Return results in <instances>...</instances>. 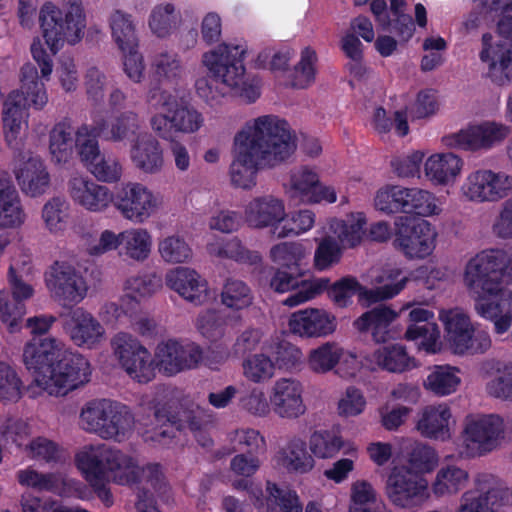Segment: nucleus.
Instances as JSON below:
<instances>
[{"label": "nucleus", "mask_w": 512, "mask_h": 512, "mask_svg": "<svg viewBox=\"0 0 512 512\" xmlns=\"http://www.w3.org/2000/svg\"><path fill=\"white\" fill-rule=\"evenodd\" d=\"M114 356L123 369L138 382H148L153 377V360L150 352L131 334L119 332L111 339Z\"/></svg>", "instance_id": "obj_17"}, {"label": "nucleus", "mask_w": 512, "mask_h": 512, "mask_svg": "<svg viewBox=\"0 0 512 512\" xmlns=\"http://www.w3.org/2000/svg\"><path fill=\"white\" fill-rule=\"evenodd\" d=\"M397 313L390 307L380 304L358 317L353 325L360 333L371 332L377 343H384L392 338L391 323L396 319Z\"/></svg>", "instance_id": "obj_34"}, {"label": "nucleus", "mask_w": 512, "mask_h": 512, "mask_svg": "<svg viewBox=\"0 0 512 512\" xmlns=\"http://www.w3.org/2000/svg\"><path fill=\"white\" fill-rule=\"evenodd\" d=\"M97 137L100 136L93 131V124L90 127L82 125L75 132V146L78 149L81 161L85 163L86 167L96 159V156L102 154Z\"/></svg>", "instance_id": "obj_63"}, {"label": "nucleus", "mask_w": 512, "mask_h": 512, "mask_svg": "<svg viewBox=\"0 0 512 512\" xmlns=\"http://www.w3.org/2000/svg\"><path fill=\"white\" fill-rule=\"evenodd\" d=\"M130 159L135 168L146 174L158 173L164 165L160 143L149 133L138 134L132 141Z\"/></svg>", "instance_id": "obj_28"}, {"label": "nucleus", "mask_w": 512, "mask_h": 512, "mask_svg": "<svg viewBox=\"0 0 512 512\" xmlns=\"http://www.w3.org/2000/svg\"><path fill=\"white\" fill-rule=\"evenodd\" d=\"M166 285L184 299L201 304L206 298V281L189 267H177L167 272Z\"/></svg>", "instance_id": "obj_29"}, {"label": "nucleus", "mask_w": 512, "mask_h": 512, "mask_svg": "<svg viewBox=\"0 0 512 512\" xmlns=\"http://www.w3.org/2000/svg\"><path fill=\"white\" fill-rule=\"evenodd\" d=\"M71 321L70 338L77 346L92 349L103 339L105 330L91 313L78 308L73 311Z\"/></svg>", "instance_id": "obj_36"}, {"label": "nucleus", "mask_w": 512, "mask_h": 512, "mask_svg": "<svg viewBox=\"0 0 512 512\" xmlns=\"http://www.w3.org/2000/svg\"><path fill=\"white\" fill-rule=\"evenodd\" d=\"M402 195L401 213L426 217L441 212L436 197L427 190L403 187Z\"/></svg>", "instance_id": "obj_43"}, {"label": "nucleus", "mask_w": 512, "mask_h": 512, "mask_svg": "<svg viewBox=\"0 0 512 512\" xmlns=\"http://www.w3.org/2000/svg\"><path fill=\"white\" fill-rule=\"evenodd\" d=\"M73 128L66 122L57 123L50 131L49 150L57 163H66L70 158L75 140Z\"/></svg>", "instance_id": "obj_50"}, {"label": "nucleus", "mask_w": 512, "mask_h": 512, "mask_svg": "<svg viewBox=\"0 0 512 512\" xmlns=\"http://www.w3.org/2000/svg\"><path fill=\"white\" fill-rule=\"evenodd\" d=\"M296 149L297 138L285 120L272 114L249 120L234 137L232 185L246 190L253 188L259 169L286 163Z\"/></svg>", "instance_id": "obj_1"}, {"label": "nucleus", "mask_w": 512, "mask_h": 512, "mask_svg": "<svg viewBox=\"0 0 512 512\" xmlns=\"http://www.w3.org/2000/svg\"><path fill=\"white\" fill-rule=\"evenodd\" d=\"M504 438L503 420L495 414H470L463 422L461 456L475 458L499 447Z\"/></svg>", "instance_id": "obj_10"}, {"label": "nucleus", "mask_w": 512, "mask_h": 512, "mask_svg": "<svg viewBox=\"0 0 512 512\" xmlns=\"http://www.w3.org/2000/svg\"><path fill=\"white\" fill-rule=\"evenodd\" d=\"M319 178L316 172L303 167L291 174L289 195L301 202H309Z\"/></svg>", "instance_id": "obj_58"}, {"label": "nucleus", "mask_w": 512, "mask_h": 512, "mask_svg": "<svg viewBox=\"0 0 512 512\" xmlns=\"http://www.w3.org/2000/svg\"><path fill=\"white\" fill-rule=\"evenodd\" d=\"M384 494L400 508H413L430 497L427 480L404 466L391 469L385 480Z\"/></svg>", "instance_id": "obj_13"}, {"label": "nucleus", "mask_w": 512, "mask_h": 512, "mask_svg": "<svg viewBox=\"0 0 512 512\" xmlns=\"http://www.w3.org/2000/svg\"><path fill=\"white\" fill-rule=\"evenodd\" d=\"M48 101L44 84L38 80V71L32 63L21 68V90L12 91L3 105L5 141L14 150L21 148L20 133L25 124L26 106L42 109Z\"/></svg>", "instance_id": "obj_5"}, {"label": "nucleus", "mask_w": 512, "mask_h": 512, "mask_svg": "<svg viewBox=\"0 0 512 512\" xmlns=\"http://www.w3.org/2000/svg\"><path fill=\"white\" fill-rule=\"evenodd\" d=\"M463 161L453 153L431 155L424 164L426 177L437 185H446L460 174Z\"/></svg>", "instance_id": "obj_38"}, {"label": "nucleus", "mask_w": 512, "mask_h": 512, "mask_svg": "<svg viewBox=\"0 0 512 512\" xmlns=\"http://www.w3.org/2000/svg\"><path fill=\"white\" fill-rule=\"evenodd\" d=\"M45 284L51 297L63 306L80 303L89 289L81 269L67 261H55L48 268Z\"/></svg>", "instance_id": "obj_12"}, {"label": "nucleus", "mask_w": 512, "mask_h": 512, "mask_svg": "<svg viewBox=\"0 0 512 512\" xmlns=\"http://www.w3.org/2000/svg\"><path fill=\"white\" fill-rule=\"evenodd\" d=\"M468 481L467 470L456 465H446L437 471L431 490L438 498L452 496L464 489Z\"/></svg>", "instance_id": "obj_42"}, {"label": "nucleus", "mask_w": 512, "mask_h": 512, "mask_svg": "<svg viewBox=\"0 0 512 512\" xmlns=\"http://www.w3.org/2000/svg\"><path fill=\"white\" fill-rule=\"evenodd\" d=\"M407 340L419 341V345L428 352L438 348L440 331L436 323L410 324L405 332Z\"/></svg>", "instance_id": "obj_64"}, {"label": "nucleus", "mask_w": 512, "mask_h": 512, "mask_svg": "<svg viewBox=\"0 0 512 512\" xmlns=\"http://www.w3.org/2000/svg\"><path fill=\"white\" fill-rule=\"evenodd\" d=\"M371 361L378 368L390 373H403L416 366L415 359L408 355L400 344L383 346L373 352Z\"/></svg>", "instance_id": "obj_40"}, {"label": "nucleus", "mask_w": 512, "mask_h": 512, "mask_svg": "<svg viewBox=\"0 0 512 512\" xmlns=\"http://www.w3.org/2000/svg\"><path fill=\"white\" fill-rule=\"evenodd\" d=\"M26 219L19 194L7 175H0V228L20 227Z\"/></svg>", "instance_id": "obj_35"}, {"label": "nucleus", "mask_w": 512, "mask_h": 512, "mask_svg": "<svg viewBox=\"0 0 512 512\" xmlns=\"http://www.w3.org/2000/svg\"><path fill=\"white\" fill-rule=\"evenodd\" d=\"M243 54L244 50L239 46L224 43L205 52L201 62L216 80L251 103L258 99L260 91L257 85L248 83L245 78Z\"/></svg>", "instance_id": "obj_8"}, {"label": "nucleus", "mask_w": 512, "mask_h": 512, "mask_svg": "<svg viewBox=\"0 0 512 512\" xmlns=\"http://www.w3.org/2000/svg\"><path fill=\"white\" fill-rule=\"evenodd\" d=\"M363 224L364 222L360 219L357 221L332 219L326 234L316 239L315 268L319 271L331 268L340 262L344 249L359 245L363 236Z\"/></svg>", "instance_id": "obj_9"}, {"label": "nucleus", "mask_w": 512, "mask_h": 512, "mask_svg": "<svg viewBox=\"0 0 512 512\" xmlns=\"http://www.w3.org/2000/svg\"><path fill=\"white\" fill-rule=\"evenodd\" d=\"M461 192L471 202H497L512 193V176L503 171L479 169L467 176Z\"/></svg>", "instance_id": "obj_16"}, {"label": "nucleus", "mask_w": 512, "mask_h": 512, "mask_svg": "<svg viewBox=\"0 0 512 512\" xmlns=\"http://www.w3.org/2000/svg\"><path fill=\"white\" fill-rule=\"evenodd\" d=\"M17 480L22 486L39 492L59 493L65 480L60 473H40L27 468L17 472Z\"/></svg>", "instance_id": "obj_48"}, {"label": "nucleus", "mask_w": 512, "mask_h": 512, "mask_svg": "<svg viewBox=\"0 0 512 512\" xmlns=\"http://www.w3.org/2000/svg\"><path fill=\"white\" fill-rule=\"evenodd\" d=\"M304 248L300 243L282 242L274 245L270 250L272 261L278 268L286 270H298L301 260L304 258Z\"/></svg>", "instance_id": "obj_56"}, {"label": "nucleus", "mask_w": 512, "mask_h": 512, "mask_svg": "<svg viewBox=\"0 0 512 512\" xmlns=\"http://www.w3.org/2000/svg\"><path fill=\"white\" fill-rule=\"evenodd\" d=\"M508 497V488L492 487L486 493L469 490L463 493L457 512H497Z\"/></svg>", "instance_id": "obj_39"}, {"label": "nucleus", "mask_w": 512, "mask_h": 512, "mask_svg": "<svg viewBox=\"0 0 512 512\" xmlns=\"http://www.w3.org/2000/svg\"><path fill=\"white\" fill-rule=\"evenodd\" d=\"M89 172L100 182L117 183L123 175V164L113 154H101L87 166Z\"/></svg>", "instance_id": "obj_52"}, {"label": "nucleus", "mask_w": 512, "mask_h": 512, "mask_svg": "<svg viewBox=\"0 0 512 512\" xmlns=\"http://www.w3.org/2000/svg\"><path fill=\"white\" fill-rule=\"evenodd\" d=\"M244 377L253 383H264L274 376L275 364L269 356L256 353L242 362Z\"/></svg>", "instance_id": "obj_55"}, {"label": "nucleus", "mask_w": 512, "mask_h": 512, "mask_svg": "<svg viewBox=\"0 0 512 512\" xmlns=\"http://www.w3.org/2000/svg\"><path fill=\"white\" fill-rule=\"evenodd\" d=\"M201 359L202 350L193 342L169 339L160 342L155 350L156 366L169 376L196 367Z\"/></svg>", "instance_id": "obj_22"}, {"label": "nucleus", "mask_w": 512, "mask_h": 512, "mask_svg": "<svg viewBox=\"0 0 512 512\" xmlns=\"http://www.w3.org/2000/svg\"><path fill=\"white\" fill-rule=\"evenodd\" d=\"M39 22L51 55H56L65 42L74 45L83 36L85 15L81 0H68L61 8L52 2L44 3L39 12Z\"/></svg>", "instance_id": "obj_7"}, {"label": "nucleus", "mask_w": 512, "mask_h": 512, "mask_svg": "<svg viewBox=\"0 0 512 512\" xmlns=\"http://www.w3.org/2000/svg\"><path fill=\"white\" fill-rule=\"evenodd\" d=\"M459 369L450 365H436L424 381V387L437 396L454 393L461 383Z\"/></svg>", "instance_id": "obj_45"}, {"label": "nucleus", "mask_w": 512, "mask_h": 512, "mask_svg": "<svg viewBox=\"0 0 512 512\" xmlns=\"http://www.w3.org/2000/svg\"><path fill=\"white\" fill-rule=\"evenodd\" d=\"M304 388L295 378H280L275 381L270 395L272 409L285 419H296L306 412L303 401Z\"/></svg>", "instance_id": "obj_24"}, {"label": "nucleus", "mask_w": 512, "mask_h": 512, "mask_svg": "<svg viewBox=\"0 0 512 512\" xmlns=\"http://www.w3.org/2000/svg\"><path fill=\"white\" fill-rule=\"evenodd\" d=\"M210 255L228 258L238 262H255L259 257L246 249L238 238H232L224 243L213 242L207 245Z\"/></svg>", "instance_id": "obj_60"}, {"label": "nucleus", "mask_w": 512, "mask_h": 512, "mask_svg": "<svg viewBox=\"0 0 512 512\" xmlns=\"http://www.w3.org/2000/svg\"><path fill=\"white\" fill-rule=\"evenodd\" d=\"M158 253L161 259L169 264L186 263L193 256L189 244L178 235L167 236L159 240Z\"/></svg>", "instance_id": "obj_53"}, {"label": "nucleus", "mask_w": 512, "mask_h": 512, "mask_svg": "<svg viewBox=\"0 0 512 512\" xmlns=\"http://www.w3.org/2000/svg\"><path fill=\"white\" fill-rule=\"evenodd\" d=\"M342 446L341 437L329 430L315 431L309 439L310 450L318 458H331Z\"/></svg>", "instance_id": "obj_61"}, {"label": "nucleus", "mask_w": 512, "mask_h": 512, "mask_svg": "<svg viewBox=\"0 0 512 512\" xmlns=\"http://www.w3.org/2000/svg\"><path fill=\"white\" fill-rule=\"evenodd\" d=\"M112 202L123 218L134 223H143L157 208L153 193L138 182L124 184Z\"/></svg>", "instance_id": "obj_21"}, {"label": "nucleus", "mask_w": 512, "mask_h": 512, "mask_svg": "<svg viewBox=\"0 0 512 512\" xmlns=\"http://www.w3.org/2000/svg\"><path fill=\"white\" fill-rule=\"evenodd\" d=\"M245 216L250 226L259 229L271 227L275 235V228L282 226L287 214L282 199L274 195H263L248 203Z\"/></svg>", "instance_id": "obj_25"}, {"label": "nucleus", "mask_w": 512, "mask_h": 512, "mask_svg": "<svg viewBox=\"0 0 512 512\" xmlns=\"http://www.w3.org/2000/svg\"><path fill=\"white\" fill-rule=\"evenodd\" d=\"M451 412L445 404L429 405L418 414L417 431L425 438L446 441L451 437Z\"/></svg>", "instance_id": "obj_33"}, {"label": "nucleus", "mask_w": 512, "mask_h": 512, "mask_svg": "<svg viewBox=\"0 0 512 512\" xmlns=\"http://www.w3.org/2000/svg\"><path fill=\"white\" fill-rule=\"evenodd\" d=\"M151 68L154 75L167 82H178L183 74L184 67L180 56L171 50L157 51L151 61Z\"/></svg>", "instance_id": "obj_46"}, {"label": "nucleus", "mask_w": 512, "mask_h": 512, "mask_svg": "<svg viewBox=\"0 0 512 512\" xmlns=\"http://www.w3.org/2000/svg\"><path fill=\"white\" fill-rule=\"evenodd\" d=\"M79 426L105 440L122 441L134 427L130 409L117 401L100 398L86 402L79 413Z\"/></svg>", "instance_id": "obj_6"}, {"label": "nucleus", "mask_w": 512, "mask_h": 512, "mask_svg": "<svg viewBox=\"0 0 512 512\" xmlns=\"http://www.w3.org/2000/svg\"><path fill=\"white\" fill-rule=\"evenodd\" d=\"M497 250H486L472 257L465 265L463 284L474 300L476 313L485 319L498 309L499 298L508 284Z\"/></svg>", "instance_id": "obj_3"}, {"label": "nucleus", "mask_w": 512, "mask_h": 512, "mask_svg": "<svg viewBox=\"0 0 512 512\" xmlns=\"http://www.w3.org/2000/svg\"><path fill=\"white\" fill-rule=\"evenodd\" d=\"M510 133V127L502 123L486 121L447 137L445 144L468 151H487L500 145Z\"/></svg>", "instance_id": "obj_20"}, {"label": "nucleus", "mask_w": 512, "mask_h": 512, "mask_svg": "<svg viewBox=\"0 0 512 512\" xmlns=\"http://www.w3.org/2000/svg\"><path fill=\"white\" fill-rule=\"evenodd\" d=\"M77 462L86 480L106 506L113 503L112 495L106 488L108 472H112L114 481L121 485L132 484L139 479L140 469L135 461L117 449L102 447L84 451L77 455Z\"/></svg>", "instance_id": "obj_4"}, {"label": "nucleus", "mask_w": 512, "mask_h": 512, "mask_svg": "<svg viewBox=\"0 0 512 512\" xmlns=\"http://www.w3.org/2000/svg\"><path fill=\"white\" fill-rule=\"evenodd\" d=\"M52 315H38L26 320V327L34 336L46 334L55 323ZM23 362L34 375L37 386L54 396H64L90 381L88 360L68 353L63 342L55 337H34L23 351Z\"/></svg>", "instance_id": "obj_2"}, {"label": "nucleus", "mask_w": 512, "mask_h": 512, "mask_svg": "<svg viewBox=\"0 0 512 512\" xmlns=\"http://www.w3.org/2000/svg\"><path fill=\"white\" fill-rule=\"evenodd\" d=\"M398 275V270H391L387 277L391 282L371 290L363 288L356 278L347 276L332 285L329 282L325 290L332 302L341 308L348 306L356 293L369 303L377 302L390 299L403 290L408 279L406 277L396 279Z\"/></svg>", "instance_id": "obj_14"}, {"label": "nucleus", "mask_w": 512, "mask_h": 512, "mask_svg": "<svg viewBox=\"0 0 512 512\" xmlns=\"http://www.w3.org/2000/svg\"><path fill=\"white\" fill-rule=\"evenodd\" d=\"M16 179L22 191L31 197L44 194L50 184L49 173L38 157H30L17 171Z\"/></svg>", "instance_id": "obj_37"}, {"label": "nucleus", "mask_w": 512, "mask_h": 512, "mask_svg": "<svg viewBox=\"0 0 512 512\" xmlns=\"http://www.w3.org/2000/svg\"><path fill=\"white\" fill-rule=\"evenodd\" d=\"M143 487L138 493L137 512H158L155 506L154 494L168 501L170 486L159 464H148L141 469Z\"/></svg>", "instance_id": "obj_27"}, {"label": "nucleus", "mask_w": 512, "mask_h": 512, "mask_svg": "<svg viewBox=\"0 0 512 512\" xmlns=\"http://www.w3.org/2000/svg\"><path fill=\"white\" fill-rule=\"evenodd\" d=\"M278 463L289 472L306 473L314 467V459L307 451L306 442L293 437L278 453Z\"/></svg>", "instance_id": "obj_41"}, {"label": "nucleus", "mask_w": 512, "mask_h": 512, "mask_svg": "<svg viewBox=\"0 0 512 512\" xmlns=\"http://www.w3.org/2000/svg\"><path fill=\"white\" fill-rule=\"evenodd\" d=\"M67 192L76 205L95 213L105 211L113 201L108 187L83 175H74L68 180Z\"/></svg>", "instance_id": "obj_23"}, {"label": "nucleus", "mask_w": 512, "mask_h": 512, "mask_svg": "<svg viewBox=\"0 0 512 512\" xmlns=\"http://www.w3.org/2000/svg\"><path fill=\"white\" fill-rule=\"evenodd\" d=\"M328 283V278L303 280L300 271L282 268H277L270 279V287L277 293L295 290V293L283 301L289 307H295L320 295L328 287Z\"/></svg>", "instance_id": "obj_18"}, {"label": "nucleus", "mask_w": 512, "mask_h": 512, "mask_svg": "<svg viewBox=\"0 0 512 512\" xmlns=\"http://www.w3.org/2000/svg\"><path fill=\"white\" fill-rule=\"evenodd\" d=\"M110 27L113 39L123 53L137 48L138 38L130 15L115 11L110 18Z\"/></svg>", "instance_id": "obj_49"}, {"label": "nucleus", "mask_w": 512, "mask_h": 512, "mask_svg": "<svg viewBox=\"0 0 512 512\" xmlns=\"http://www.w3.org/2000/svg\"><path fill=\"white\" fill-rule=\"evenodd\" d=\"M267 509L270 512H303V505L295 491L267 482Z\"/></svg>", "instance_id": "obj_51"}, {"label": "nucleus", "mask_w": 512, "mask_h": 512, "mask_svg": "<svg viewBox=\"0 0 512 512\" xmlns=\"http://www.w3.org/2000/svg\"><path fill=\"white\" fill-rule=\"evenodd\" d=\"M253 296L251 289L241 280L229 278L226 280L221 301L228 308L240 310L252 304Z\"/></svg>", "instance_id": "obj_57"}, {"label": "nucleus", "mask_w": 512, "mask_h": 512, "mask_svg": "<svg viewBox=\"0 0 512 512\" xmlns=\"http://www.w3.org/2000/svg\"><path fill=\"white\" fill-rule=\"evenodd\" d=\"M204 122L203 114L185 103L174 110L158 113L150 120L153 131L164 140H173L176 133L194 134L203 127Z\"/></svg>", "instance_id": "obj_19"}, {"label": "nucleus", "mask_w": 512, "mask_h": 512, "mask_svg": "<svg viewBox=\"0 0 512 512\" xmlns=\"http://www.w3.org/2000/svg\"><path fill=\"white\" fill-rule=\"evenodd\" d=\"M179 15L171 3L157 5L151 12L149 27L158 37H166L176 27Z\"/></svg>", "instance_id": "obj_62"}, {"label": "nucleus", "mask_w": 512, "mask_h": 512, "mask_svg": "<svg viewBox=\"0 0 512 512\" xmlns=\"http://www.w3.org/2000/svg\"><path fill=\"white\" fill-rule=\"evenodd\" d=\"M394 246L409 258H424L434 247L435 232L424 219L398 216L394 221Z\"/></svg>", "instance_id": "obj_15"}, {"label": "nucleus", "mask_w": 512, "mask_h": 512, "mask_svg": "<svg viewBox=\"0 0 512 512\" xmlns=\"http://www.w3.org/2000/svg\"><path fill=\"white\" fill-rule=\"evenodd\" d=\"M492 36H482L483 49L480 52L482 62L488 63L487 75L498 86H506L512 82V51L502 44L493 46Z\"/></svg>", "instance_id": "obj_26"}, {"label": "nucleus", "mask_w": 512, "mask_h": 512, "mask_svg": "<svg viewBox=\"0 0 512 512\" xmlns=\"http://www.w3.org/2000/svg\"><path fill=\"white\" fill-rule=\"evenodd\" d=\"M439 318L444 325L445 338L455 354L467 352L468 341L473 332L469 316L462 310H442Z\"/></svg>", "instance_id": "obj_32"}, {"label": "nucleus", "mask_w": 512, "mask_h": 512, "mask_svg": "<svg viewBox=\"0 0 512 512\" xmlns=\"http://www.w3.org/2000/svg\"><path fill=\"white\" fill-rule=\"evenodd\" d=\"M122 250L129 258L144 261L151 252L152 239L144 228H130L121 232Z\"/></svg>", "instance_id": "obj_47"}, {"label": "nucleus", "mask_w": 512, "mask_h": 512, "mask_svg": "<svg viewBox=\"0 0 512 512\" xmlns=\"http://www.w3.org/2000/svg\"><path fill=\"white\" fill-rule=\"evenodd\" d=\"M230 320L220 311L208 310L198 316L197 328L203 337L216 343L224 337Z\"/></svg>", "instance_id": "obj_54"}, {"label": "nucleus", "mask_w": 512, "mask_h": 512, "mask_svg": "<svg viewBox=\"0 0 512 512\" xmlns=\"http://www.w3.org/2000/svg\"><path fill=\"white\" fill-rule=\"evenodd\" d=\"M289 325L294 333L307 337L326 336L336 329L334 316L314 308L293 313Z\"/></svg>", "instance_id": "obj_30"}, {"label": "nucleus", "mask_w": 512, "mask_h": 512, "mask_svg": "<svg viewBox=\"0 0 512 512\" xmlns=\"http://www.w3.org/2000/svg\"><path fill=\"white\" fill-rule=\"evenodd\" d=\"M342 352L337 344L327 342L311 350L308 359L309 367L316 373H326L339 362Z\"/></svg>", "instance_id": "obj_59"}, {"label": "nucleus", "mask_w": 512, "mask_h": 512, "mask_svg": "<svg viewBox=\"0 0 512 512\" xmlns=\"http://www.w3.org/2000/svg\"><path fill=\"white\" fill-rule=\"evenodd\" d=\"M207 417L206 410L198 404H191L187 410L183 411L182 416L172 413L169 406L157 407L154 412L156 427L151 439L166 444L168 440L175 437L176 432L183 430L187 425L196 433L197 442L203 447H209L212 445V439L201 431Z\"/></svg>", "instance_id": "obj_11"}, {"label": "nucleus", "mask_w": 512, "mask_h": 512, "mask_svg": "<svg viewBox=\"0 0 512 512\" xmlns=\"http://www.w3.org/2000/svg\"><path fill=\"white\" fill-rule=\"evenodd\" d=\"M140 128V120L133 111L121 112L111 122L99 116L93 120V131L102 139L118 143L136 135Z\"/></svg>", "instance_id": "obj_31"}, {"label": "nucleus", "mask_w": 512, "mask_h": 512, "mask_svg": "<svg viewBox=\"0 0 512 512\" xmlns=\"http://www.w3.org/2000/svg\"><path fill=\"white\" fill-rule=\"evenodd\" d=\"M70 213V204L64 197H52L43 205L41 210V218L45 229L51 234L64 232L70 222Z\"/></svg>", "instance_id": "obj_44"}]
</instances>
